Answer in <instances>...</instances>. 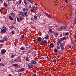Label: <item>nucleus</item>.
I'll list each match as a JSON object with an SVG mask.
<instances>
[{
    "mask_svg": "<svg viewBox=\"0 0 76 76\" xmlns=\"http://www.w3.org/2000/svg\"><path fill=\"white\" fill-rule=\"evenodd\" d=\"M74 48H75V47H74V46H72L71 49H72V50H73Z\"/></svg>",
    "mask_w": 76,
    "mask_h": 76,
    "instance_id": "6e6d98bb",
    "label": "nucleus"
},
{
    "mask_svg": "<svg viewBox=\"0 0 76 76\" xmlns=\"http://www.w3.org/2000/svg\"><path fill=\"white\" fill-rule=\"evenodd\" d=\"M25 60H26V61H29V57L26 56V57Z\"/></svg>",
    "mask_w": 76,
    "mask_h": 76,
    "instance_id": "4468645a",
    "label": "nucleus"
},
{
    "mask_svg": "<svg viewBox=\"0 0 76 76\" xmlns=\"http://www.w3.org/2000/svg\"><path fill=\"white\" fill-rule=\"evenodd\" d=\"M16 55H13L11 56V58H14V57H15Z\"/></svg>",
    "mask_w": 76,
    "mask_h": 76,
    "instance_id": "b1692460",
    "label": "nucleus"
},
{
    "mask_svg": "<svg viewBox=\"0 0 76 76\" xmlns=\"http://www.w3.org/2000/svg\"><path fill=\"white\" fill-rule=\"evenodd\" d=\"M46 58L48 60H49V57H48V56H47Z\"/></svg>",
    "mask_w": 76,
    "mask_h": 76,
    "instance_id": "8fccbe9b",
    "label": "nucleus"
},
{
    "mask_svg": "<svg viewBox=\"0 0 76 76\" xmlns=\"http://www.w3.org/2000/svg\"><path fill=\"white\" fill-rule=\"evenodd\" d=\"M21 3H22V2L21 1V0H20L19 1V4H21Z\"/></svg>",
    "mask_w": 76,
    "mask_h": 76,
    "instance_id": "58836bf2",
    "label": "nucleus"
},
{
    "mask_svg": "<svg viewBox=\"0 0 76 76\" xmlns=\"http://www.w3.org/2000/svg\"><path fill=\"white\" fill-rule=\"evenodd\" d=\"M54 52H55V53H57L58 52V50L57 49H55L54 50Z\"/></svg>",
    "mask_w": 76,
    "mask_h": 76,
    "instance_id": "2f4dec72",
    "label": "nucleus"
},
{
    "mask_svg": "<svg viewBox=\"0 0 76 76\" xmlns=\"http://www.w3.org/2000/svg\"><path fill=\"white\" fill-rule=\"evenodd\" d=\"M24 17H25V16H26V17H27L28 16V13H27V12H24Z\"/></svg>",
    "mask_w": 76,
    "mask_h": 76,
    "instance_id": "9b49d317",
    "label": "nucleus"
},
{
    "mask_svg": "<svg viewBox=\"0 0 76 76\" xmlns=\"http://www.w3.org/2000/svg\"><path fill=\"white\" fill-rule=\"evenodd\" d=\"M34 19H35V20H37V15H35L34 16Z\"/></svg>",
    "mask_w": 76,
    "mask_h": 76,
    "instance_id": "5701e85b",
    "label": "nucleus"
},
{
    "mask_svg": "<svg viewBox=\"0 0 76 76\" xmlns=\"http://www.w3.org/2000/svg\"><path fill=\"white\" fill-rule=\"evenodd\" d=\"M14 23L15 25H16V22H15Z\"/></svg>",
    "mask_w": 76,
    "mask_h": 76,
    "instance_id": "69168bd1",
    "label": "nucleus"
},
{
    "mask_svg": "<svg viewBox=\"0 0 76 76\" xmlns=\"http://www.w3.org/2000/svg\"><path fill=\"white\" fill-rule=\"evenodd\" d=\"M4 6H5V7H7V4H6V3L4 2Z\"/></svg>",
    "mask_w": 76,
    "mask_h": 76,
    "instance_id": "c756f323",
    "label": "nucleus"
},
{
    "mask_svg": "<svg viewBox=\"0 0 76 76\" xmlns=\"http://www.w3.org/2000/svg\"><path fill=\"white\" fill-rule=\"evenodd\" d=\"M3 28L4 29H1V33H2V34H5V33H6V29H7V28L6 27H4Z\"/></svg>",
    "mask_w": 76,
    "mask_h": 76,
    "instance_id": "f03ea898",
    "label": "nucleus"
},
{
    "mask_svg": "<svg viewBox=\"0 0 76 76\" xmlns=\"http://www.w3.org/2000/svg\"><path fill=\"white\" fill-rule=\"evenodd\" d=\"M24 2L25 5H26V6H27V5H28V4H27V3H26V0H24Z\"/></svg>",
    "mask_w": 76,
    "mask_h": 76,
    "instance_id": "7c9ffc66",
    "label": "nucleus"
},
{
    "mask_svg": "<svg viewBox=\"0 0 76 76\" xmlns=\"http://www.w3.org/2000/svg\"><path fill=\"white\" fill-rule=\"evenodd\" d=\"M18 65V64H13V66L14 67H16Z\"/></svg>",
    "mask_w": 76,
    "mask_h": 76,
    "instance_id": "c85d7f7f",
    "label": "nucleus"
},
{
    "mask_svg": "<svg viewBox=\"0 0 76 76\" xmlns=\"http://www.w3.org/2000/svg\"><path fill=\"white\" fill-rule=\"evenodd\" d=\"M11 14H12V15H13L14 16H15V14H14V13H13V11H12L11 12Z\"/></svg>",
    "mask_w": 76,
    "mask_h": 76,
    "instance_id": "ea45409f",
    "label": "nucleus"
},
{
    "mask_svg": "<svg viewBox=\"0 0 76 76\" xmlns=\"http://www.w3.org/2000/svg\"><path fill=\"white\" fill-rule=\"evenodd\" d=\"M55 27H56V28H58V25H56L55 26Z\"/></svg>",
    "mask_w": 76,
    "mask_h": 76,
    "instance_id": "864d4df0",
    "label": "nucleus"
},
{
    "mask_svg": "<svg viewBox=\"0 0 76 76\" xmlns=\"http://www.w3.org/2000/svg\"><path fill=\"white\" fill-rule=\"evenodd\" d=\"M46 42H47V40L42 41L41 42L42 45H45L46 44Z\"/></svg>",
    "mask_w": 76,
    "mask_h": 76,
    "instance_id": "423d86ee",
    "label": "nucleus"
},
{
    "mask_svg": "<svg viewBox=\"0 0 76 76\" xmlns=\"http://www.w3.org/2000/svg\"><path fill=\"white\" fill-rule=\"evenodd\" d=\"M76 18H75L74 21V23H75V22H76Z\"/></svg>",
    "mask_w": 76,
    "mask_h": 76,
    "instance_id": "49530a36",
    "label": "nucleus"
},
{
    "mask_svg": "<svg viewBox=\"0 0 76 76\" xmlns=\"http://www.w3.org/2000/svg\"><path fill=\"white\" fill-rule=\"evenodd\" d=\"M67 46L68 47V48H71L72 47V46H71L69 44L67 45Z\"/></svg>",
    "mask_w": 76,
    "mask_h": 76,
    "instance_id": "cd10ccee",
    "label": "nucleus"
},
{
    "mask_svg": "<svg viewBox=\"0 0 76 76\" xmlns=\"http://www.w3.org/2000/svg\"><path fill=\"white\" fill-rule=\"evenodd\" d=\"M54 34L55 35V37H57V36H58V33L57 32L54 33Z\"/></svg>",
    "mask_w": 76,
    "mask_h": 76,
    "instance_id": "aec40b11",
    "label": "nucleus"
},
{
    "mask_svg": "<svg viewBox=\"0 0 76 76\" xmlns=\"http://www.w3.org/2000/svg\"><path fill=\"white\" fill-rule=\"evenodd\" d=\"M25 70V69H24V68H22L20 69L18 72H23V71H24Z\"/></svg>",
    "mask_w": 76,
    "mask_h": 76,
    "instance_id": "9d476101",
    "label": "nucleus"
},
{
    "mask_svg": "<svg viewBox=\"0 0 76 76\" xmlns=\"http://www.w3.org/2000/svg\"><path fill=\"white\" fill-rule=\"evenodd\" d=\"M26 10H25V9L24 8L23 10V12H25V11H26Z\"/></svg>",
    "mask_w": 76,
    "mask_h": 76,
    "instance_id": "603ef678",
    "label": "nucleus"
},
{
    "mask_svg": "<svg viewBox=\"0 0 76 76\" xmlns=\"http://www.w3.org/2000/svg\"><path fill=\"white\" fill-rule=\"evenodd\" d=\"M8 76H12V75H11V74H9L8 75Z\"/></svg>",
    "mask_w": 76,
    "mask_h": 76,
    "instance_id": "e2e57ef3",
    "label": "nucleus"
},
{
    "mask_svg": "<svg viewBox=\"0 0 76 76\" xmlns=\"http://www.w3.org/2000/svg\"><path fill=\"white\" fill-rule=\"evenodd\" d=\"M53 62H54V63H56V62H57V61H56V60L55 59H54L53 60Z\"/></svg>",
    "mask_w": 76,
    "mask_h": 76,
    "instance_id": "a19ab883",
    "label": "nucleus"
},
{
    "mask_svg": "<svg viewBox=\"0 0 76 76\" xmlns=\"http://www.w3.org/2000/svg\"><path fill=\"white\" fill-rule=\"evenodd\" d=\"M57 43L58 44H60V47H61L60 48L61 51H64V46L63 45V43H61V41H60V40H59Z\"/></svg>",
    "mask_w": 76,
    "mask_h": 76,
    "instance_id": "f257e3e1",
    "label": "nucleus"
},
{
    "mask_svg": "<svg viewBox=\"0 0 76 76\" xmlns=\"http://www.w3.org/2000/svg\"><path fill=\"white\" fill-rule=\"evenodd\" d=\"M29 9H32V6L31 5H29Z\"/></svg>",
    "mask_w": 76,
    "mask_h": 76,
    "instance_id": "a18cd8bd",
    "label": "nucleus"
},
{
    "mask_svg": "<svg viewBox=\"0 0 76 76\" xmlns=\"http://www.w3.org/2000/svg\"><path fill=\"white\" fill-rule=\"evenodd\" d=\"M28 1L30 3H31V4H34V3L33 2V1H31L29 0H28Z\"/></svg>",
    "mask_w": 76,
    "mask_h": 76,
    "instance_id": "473e14b6",
    "label": "nucleus"
},
{
    "mask_svg": "<svg viewBox=\"0 0 76 76\" xmlns=\"http://www.w3.org/2000/svg\"><path fill=\"white\" fill-rule=\"evenodd\" d=\"M14 61H15V62L17 61V59H16L15 60H14Z\"/></svg>",
    "mask_w": 76,
    "mask_h": 76,
    "instance_id": "bf43d9fd",
    "label": "nucleus"
},
{
    "mask_svg": "<svg viewBox=\"0 0 76 76\" xmlns=\"http://www.w3.org/2000/svg\"><path fill=\"white\" fill-rule=\"evenodd\" d=\"M31 64H37V62L35 61H33L31 62Z\"/></svg>",
    "mask_w": 76,
    "mask_h": 76,
    "instance_id": "f8f14e48",
    "label": "nucleus"
},
{
    "mask_svg": "<svg viewBox=\"0 0 76 76\" xmlns=\"http://www.w3.org/2000/svg\"><path fill=\"white\" fill-rule=\"evenodd\" d=\"M49 31L50 32V33H53V31H52V29H49Z\"/></svg>",
    "mask_w": 76,
    "mask_h": 76,
    "instance_id": "bb28decb",
    "label": "nucleus"
},
{
    "mask_svg": "<svg viewBox=\"0 0 76 76\" xmlns=\"http://www.w3.org/2000/svg\"><path fill=\"white\" fill-rule=\"evenodd\" d=\"M69 34V33L68 32H66L65 34V35H68Z\"/></svg>",
    "mask_w": 76,
    "mask_h": 76,
    "instance_id": "72a5a7b5",
    "label": "nucleus"
},
{
    "mask_svg": "<svg viewBox=\"0 0 76 76\" xmlns=\"http://www.w3.org/2000/svg\"><path fill=\"white\" fill-rule=\"evenodd\" d=\"M6 50L3 49L1 51L0 53L1 54V55H4V54L6 53Z\"/></svg>",
    "mask_w": 76,
    "mask_h": 76,
    "instance_id": "20e7f679",
    "label": "nucleus"
},
{
    "mask_svg": "<svg viewBox=\"0 0 76 76\" xmlns=\"http://www.w3.org/2000/svg\"><path fill=\"white\" fill-rule=\"evenodd\" d=\"M22 73H20L19 74V76H21V75H22Z\"/></svg>",
    "mask_w": 76,
    "mask_h": 76,
    "instance_id": "5fc2aeb1",
    "label": "nucleus"
},
{
    "mask_svg": "<svg viewBox=\"0 0 76 76\" xmlns=\"http://www.w3.org/2000/svg\"><path fill=\"white\" fill-rule=\"evenodd\" d=\"M33 8H34V9H36L37 10H38V8L34 6L33 7Z\"/></svg>",
    "mask_w": 76,
    "mask_h": 76,
    "instance_id": "a878e982",
    "label": "nucleus"
},
{
    "mask_svg": "<svg viewBox=\"0 0 76 76\" xmlns=\"http://www.w3.org/2000/svg\"><path fill=\"white\" fill-rule=\"evenodd\" d=\"M20 20H23V18L22 17H20Z\"/></svg>",
    "mask_w": 76,
    "mask_h": 76,
    "instance_id": "de8ad7c7",
    "label": "nucleus"
},
{
    "mask_svg": "<svg viewBox=\"0 0 76 76\" xmlns=\"http://www.w3.org/2000/svg\"><path fill=\"white\" fill-rule=\"evenodd\" d=\"M60 56H61V55H60V53H59L58 54V55L56 56L57 57H58V58H60Z\"/></svg>",
    "mask_w": 76,
    "mask_h": 76,
    "instance_id": "393cba45",
    "label": "nucleus"
},
{
    "mask_svg": "<svg viewBox=\"0 0 76 76\" xmlns=\"http://www.w3.org/2000/svg\"><path fill=\"white\" fill-rule=\"evenodd\" d=\"M5 65L3 64L2 63H0V66H1V67H3V66H4Z\"/></svg>",
    "mask_w": 76,
    "mask_h": 76,
    "instance_id": "2eb2a0df",
    "label": "nucleus"
},
{
    "mask_svg": "<svg viewBox=\"0 0 76 76\" xmlns=\"http://www.w3.org/2000/svg\"><path fill=\"white\" fill-rule=\"evenodd\" d=\"M29 44H25V46H29Z\"/></svg>",
    "mask_w": 76,
    "mask_h": 76,
    "instance_id": "4c0bfd02",
    "label": "nucleus"
},
{
    "mask_svg": "<svg viewBox=\"0 0 76 76\" xmlns=\"http://www.w3.org/2000/svg\"><path fill=\"white\" fill-rule=\"evenodd\" d=\"M28 67L29 68V69H32L34 67V65L32 64H28Z\"/></svg>",
    "mask_w": 76,
    "mask_h": 76,
    "instance_id": "0eeeda50",
    "label": "nucleus"
},
{
    "mask_svg": "<svg viewBox=\"0 0 76 76\" xmlns=\"http://www.w3.org/2000/svg\"><path fill=\"white\" fill-rule=\"evenodd\" d=\"M50 36H51V37H53V35H52V34H50Z\"/></svg>",
    "mask_w": 76,
    "mask_h": 76,
    "instance_id": "3c124183",
    "label": "nucleus"
},
{
    "mask_svg": "<svg viewBox=\"0 0 76 76\" xmlns=\"http://www.w3.org/2000/svg\"><path fill=\"white\" fill-rule=\"evenodd\" d=\"M73 38H75V39H76V35H74L73 36Z\"/></svg>",
    "mask_w": 76,
    "mask_h": 76,
    "instance_id": "c03bdc74",
    "label": "nucleus"
},
{
    "mask_svg": "<svg viewBox=\"0 0 76 76\" xmlns=\"http://www.w3.org/2000/svg\"><path fill=\"white\" fill-rule=\"evenodd\" d=\"M32 76H36V74H33Z\"/></svg>",
    "mask_w": 76,
    "mask_h": 76,
    "instance_id": "680f3d73",
    "label": "nucleus"
},
{
    "mask_svg": "<svg viewBox=\"0 0 76 76\" xmlns=\"http://www.w3.org/2000/svg\"><path fill=\"white\" fill-rule=\"evenodd\" d=\"M9 19H10V20H13V18H12V17L10 16L9 17Z\"/></svg>",
    "mask_w": 76,
    "mask_h": 76,
    "instance_id": "412c9836",
    "label": "nucleus"
},
{
    "mask_svg": "<svg viewBox=\"0 0 76 76\" xmlns=\"http://www.w3.org/2000/svg\"><path fill=\"white\" fill-rule=\"evenodd\" d=\"M56 48L57 49H58V50H59V49H60V46H58L57 48Z\"/></svg>",
    "mask_w": 76,
    "mask_h": 76,
    "instance_id": "e433bc0d",
    "label": "nucleus"
},
{
    "mask_svg": "<svg viewBox=\"0 0 76 76\" xmlns=\"http://www.w3.org/2000/svg\"><path fill=\"white\" fill-rule=\"evenodd\" d=\"M20 50L21 51H23V50H25V48L21 47L20 48Z\"/></svg>",
    "mask_w": 76,
    "mask_h": 76,
    "instance_id": "6ab92c4d",
    "label": "nucleus"
},
{
    "mask_svg": "<svg viewBox=\"0 0 76 76\" xmlns=\"http://www.w3.org/2000/svg\"><path fill=\"white\" fill-rule=\"evenodd\" d=\"M20 14L21 15H22V16H24V13H23L22 11L20 12Z\"/></svg>",
    "mask_w": 76,
    "mask_h": 76,
    "instance_id": "a211bd4d",
    "label": "nucleus"
},
{
    "mask_svg": "<svg viewBox=\"0 0 76 76\" xmlns=\"http://www.w3.org/2000/svg\"><path fill=\"white\" fill-rule=\"evenodd\" d=\"M53 45V43H51L50 44V47H51L52 48H54V45Z\"/></svg>",
    "mask_w": 76,
    "mask_h": 76,
    "instance_id": "ddd939ff",
    "label": "nucleus"
},
{
    "mask_svg": "<svg viewBox=\"0 0 76 76\" xmlns=\"http://www.w3.org/2000/svg\"><path fill=\"white\" fill-rule=\"evenodd\" d=\"M67 28V26H62L60 27V29L61 30H63L64 29H66V28Z\"/></svg>",
    "mask_w": 76,
    "mask_h": 76,
    "instance_id": "39448f33",
    "label": "nucleus"
},
{
    "mask_svg": "<svg viewBox=\"0 0 76 76\" xmlns=\"http://www.w3.org/2000/svg\"><path fill=\"white\" fill-rule=\"evenodd\" d=\"M53 71H56V69H53Z\"/></svg>",
    "mask_w": 76,
    "mask_h": 76,
    "instance_id": "774afa93",
    "label": "nucleus"
},
{
    "mask_svg": "<svg viewBox=\"0 0 76 76\" xmlns=\"http://www.w3.org/2000/svg\"><path fill=\"white\" fill-rule=\"evenodd\" d=\"M17 19L18 22H20V20L19 19L18 17H17Z\"/></svg>",
    "mask_w": 76,
    "mask_h": 76,
    "instance_id": "f3484780",
    "label": "nucleus"
},
{
    "mask_svg": "<svg viewBox=\"0 0 76 76\" xmlns=\"http://www.w3.org/2000/svg\"><path fill=\"white\" fill-rule=\"evenodd\" d=\"M8 2H10L11 1V0H7Z\"/></svg>",
    "mask_w": 76,
    "mask_h": 76,
    "instance_id": "4d7b16f0",
    "label": "nucleus"
},
{
    "mask_svg": "<svg viewBox=\"0 0 76 76\" xmlns=\"http://www.w3.org/2000/svg\"><path fill=\"white\" fill-rule=\"evenodd\" d=\"M31 12H34V10H31Z\"/></svg>",
    "mask_w": 76,
    "mask_h": 76,
    "instance_id": "0e129e2a",
    "label": "nucleus"
},
{
    "mask_svg": "<svg viewBox=\"0 0 76 76\" xmlns=\"http://www.w3.org/2000/svg\"><path fill=\"white\" fill-rule=\"evenodd\" d=\"M23 52L24 53H26V52H27V51L25 50V51H23Z\"/></svg>",
    "mask_w": 76,
    "mask_h": 76,
    "instance_id": "338daca9",
    "label": "nucleus"
},
{
    "mask_svg": "<svg viewBox=\"0 0 76 76\" xmlns=\"http://www.w3.org/2000/svg\"><path fill=\"white\" fill-rule=\"evenodd\" d=\"M49 38V36L48 35H46L44 37L45 39H47Z\"/></svg>",
    "mask_w": 76,
    "mask_h": 76,
    "instance_id": "dca6fc26",
    "label": "nucleus"
},
{
    "mask_svg": "<svg viewBox=\"0 0 76 76\" xmlns=\"http://www.w3.org/2000/svg\"><path fill=\"white\" fill-rule=\"evenodd\" d=\"M4 42V40H1V42Z\"/></svg>",
    "mask_w": 76,
    "mask_h": 76,
    "instance_id": "09e8293b",
    "label": "nucleus"
},
{
    "mask_svg": "<svg viewBox=\"0 0 76 76\" xmlns=\"http://www.w3.org/2000/svg\"><path fill=\"white\" fill-rule=\"evenodd\" d=\"M11 34L12 35H14L15 34V32L13 31H11Z\"/></svg>",
    "mask_w": 76,
    "mask_h": 76,
    "instance_id": "f704fd0d",
    "label": "nucleus"
},
{
    "mask_svg": "<svg viewBox=\"0 0 76 76\" xmlns=\"http://www.w3.org/2000/svg\"><path fill=\"white\" fill-rule=\"evenodd\" d=\"M22 38H23L24 37V35H23L21 36Z\"/></svg>",
    "mask_w": 76,
    "mask_h": 76,
    "instance_id": "13d9d810",
    "label": "nucleus"
},
{
    "mask_svg": "<svg viewBox=\"0 0 76 76\" xmlns=\"http://www.w3.org/2000/svg\"><path fill=\"white\" fill-rule=\"evenodd\" d=\"M31 52H32V51L31 50H29L28 52L29 54H31Z\"/></svg>",
    "mask_w": 76,
    "mask_h": 76,
    "instance_id": "79ce46f5",
    "label": "nucleus"
},
{
    "mask_svg": "<svg viewBox=\"0 0 76 76\" xmlns=\"http://www.w3.org/2000/svg\"><path fill=\"white\" fill-rule=\"evenodd\" d=\"M66 38V37H63L62 38H60L59 40H60V41H63L64 40H65Z\"/></svg>",
    "mask_w": 76,
    "mask_h": 76,
    "instance_id": "6e6552de",
    "label": "nucleus"
},
{
    "mask_svg": "<svg viewBox=\"0 0 76 76\" xmlns=\"http://www.w3.org/2000/svg\"><path fill=\"white\" fill-rule=\"evenodd\" d=\"M65 2L66 3H68V2H67V0H66L65 1Z\"/></svg>",
    "mask_w": 76,
    "mask_h": 76,
    "instance_id": "052dcab7",
    "label": "nucleus"
},
{
    "mask_svg": "<svg viewBox=\"0 0 76 76\" xmlns=\"http://www.w3.org/2000/svg\"><path fill=\"white\" fill-rule=\"evenodd\" d=\"M3 39L4 40V41H7V38L6 37H4L3 38Z\"/></svg>",
    "mask_w": 76,
    "mask_h": 76,
    "instance_id": "4be33fe9",
    "label": "nucleus"
},
{
    "mask_svg": "<svg viewBox=\"0 0 76 76\" xmlns=\"http://www.w3.org/2000/svg\"><path fill=\"white\" fill-rule=\"evenodd\" d=\"M37 42H40L42 41H43V40H42V38L39 37L37 38Z\"/></svg>",
    "mask_w": 76,
    "mask_h": 76,
    "instance_id": "7ed1b4c3",
    "label": "nucleus"
},
{
    "mask_svg": "<svg viewBox=\"0 0 76 76\" xmlns=\"http://www.w3.org/2000/svg\"><path fill=\"white\" fill-rule=\"evenodd\" d=\"M11 63L12 64H13V63H14V62H13V61L12 60L11 62Z\"/></svg>",
    "mask_w": 76,
    "mask_h": 76,
    "instance_id": "c9c22d12",
    "label": "nucleus"
},
{
    "mask_svg": "<svg viewBox=\"0 0 76 76\" xmlns=\"http://www.w3.org/2000/svg\"><path fill=\"white\" fill-rule=\"evenodd\" d=\"M13 28H14V26H11L10 28V29H11V30H12Z\"/></svg>",
    "mask_w": 76,
    "mask_h": 76,
    "instance_id": "37998d69",
    "label": "nucleus"
},
{
    "mask_svg": "<svg viewBox=\"0 0 76 76\" xmlns=\"http://www.w3.org/2000/svg\"><path fill=\"white\" fill-rule=\"evenodd\" d=\"M45 15H46V16L48 18H51V16L50 15H49V14H47V13H45Z\"/></svg>",
    "mask_w": 76,
    "mask_h": 76,
    "instance_id": "1a4fd4ad",
    "label": "nucleus"
}]
</instances>
